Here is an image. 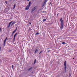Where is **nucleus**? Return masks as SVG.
Masks as SVG:
<instances>
[{
	"label": "nucleus",
	"mask_w": 77,
	"mask_h": 77,
	"mask_svg": "<svg viewBox=\"0 0 77 77\" xmlns=\"http://www.w3.org/2000/svg\"><path fill=\"white\" fill-rule=\"evenodd\" d=\"M11 0H10V1H11Z\"/></svg>",
	"instance_id": "nucleus-30"
},
{
	"label": "nucleus",
	"mask_w": 77,
	"mask_h": 77,
	"mask_svg": "<svg viewBox=\"0 0 77 77\" xmlns=\"http://www.w3.org/2000/svg\"><path fill=\"white\" fill-rule=\"evenodd\" d=\"M45 21H46V20L45 19H43V22H44Z\"/></svg>",
	"instance_id": "nucleus-13"
},
{
	"label": "nucleus",
	"mask_w": 77,
	"mask_h": 77,
	"mask_svg": "<svg viewBox=\"0 0 77 77\" xmlns=\"http://www.w3.org/2000/svg\"><path fill=\"white\" fill-rule=\"evenodd\" d=\"M36 59H35V61H34V64H35V63H36Z\"/></svg>",
	"instance_id": "nucleus-15"
},
{
	"label": "nucleus",
	"mask_w": 77,
	"mask_h": 77,
	"mask_svg": "<svg viewBox=\"0 0 77 77\" xmlns=\"http://www.w3.org/2000/svg\"><path fill=\"white\" fill-rule=\"evenodd\" d=\"M43 52V51H40V53H42Z\"/></svg>",
	"instance_id": "nucleus-22"
},
{
	"label": "nucleus",
	"mask_w": 77,
	"mask_h": 77,
	"mask_svg": "<svg viewBox=\"0 0 77 77\" xmlns=\"http://www.w3.org/2000/svg\"><path fill=\"white\" fill-rule=\"evenodd\" d=\"M7 39H8V37H6L5 39V40L4 41V46H5V44L6 43V41L7 40Z\"/></svg>",
	"instance_id": "nucleus-4"
},
{
	"label": "nucleus",
	"mask_w": 77,
	"mask_h": 77,
	"mask_svg": "<svg viewBox=\"0 0 77 77\" xmlns=\"http://www.w3.org/2000/svg\"><path fill=\"white\" fill-rule=\"evenodd\" d=\"M63 24L61 25V29H63Z\"/></svg>",
	"instance_id": "nucleus-12"
},
{
	"label": "nucleus",
	"mask_w": 77,
	"mask_h": 77,
	"mask_svg": "<svg viewBox=\"0 0 77 77\" xmlns=\"http://www.w3.org/2000/svg\"><path fill=\"white\" fill-rule=\"evenodd\" d=\"M17 33H16L14 35V39H15V37L16 36H17Z\"/></svg>",
	"instance_id": "nucleus-8"
},
{
	"label": "nucleus",
	"mask_w": 77,
	"mask_h": 77,
	"mask_svg": "<svg viewBox=\"0 0 77 77\" xmlns=\"http://www.w3.org/2000/svg\"><path fill=\"white\" fill-rule=\"evenodd\" d=\"M13 68H14V65L12 66V69H13Z\"/></svg>",
	"instance_id": "nucleus-20"
},
{
	"label": "nucleus",
	"mask_w": 77,
	"mask_h": 77,
	"mask_svg": "<svg viewBox=\"0 0 77 77\" xmlns=\"http://www.w3.org/2000/svg\"><path fill=\"white\" fill-rule=\"evenodd\" d=\"M13 34H12V36H13Z\"/></svg>",
	"instance_id": "nucleus-26"
},
{
	"label": "nucleus",
	"mask_w": 77,
	"mask_h": 77,
	"mask_svg": "<svg viewBox=\"0 0 77 77\" xmlns=\"http://www.w3.org/2000/svg\"><path fill=\"white\" fill-rule=\"evenodd\" d=\"M29 5H27L26 6V7L25 9V10H29Z\"/></svg>",
	"instance_id": "nucleus-6"
},
{
	"label": "nucleus",
	"mask_w": 77,
	"mask_h": 77,
	"mask_svg": "<svg viewBox=\"0 0 77 77\" xmlns=\"http://www.w3.org/2000/svg\"><path fill=\"white\" fill-rule=\"evenodd\" d=\"M41 53L40 52L39 53V54H41Z\"/></svg>",
	"instance_id": "nucleus-27"
},
{
	"label": "nucleus",
	"mask_w": 77,
	"mask_h": 77,
	"mask_svg": "<svg viewBox=\"0 0 77 77\" xmlns=\"http://www.w3.org/2000/svg\"><path fill=\"white\" fill-rule=\"evenodd\" d=\"M29 0H27V1H28V2H29Z\"/></svg>",
	"instance_id": "nucleus-28"
},
{
	"label": "nucleus",
	"mask_w": 77,
	"mask_h": 77,
	"mask_svg": "<svg viewBox=\"0 0 77 77\" xmlns=\"http://www.w3.org/2000/svg\"><path fill=\"white\" fill-rule=\"evenodd\" d=\"M74 59V58H73V59Z\"/></svg>",
	"instance_id": "nucleus-29"
},
{
	"label": "nucleus",
	"mask_w": 77,
	"mask_h": 77,
	"mask_svg": "<svg viewBox=\"0 0 77 77\" xmlns=\"http://www.w3.org/2000/svg\"><path fill=\"white\" fill-rule=\"evenodd\" d=\"M1 10H0V11Z\"/></svg>",
	"instance_id": "nucleus-32"
},
{
	"label": "nucleus",
	"mask_w": 77,
	"mask_h": 77,
	"mask_svg": "<svg viewBox=\"0 0 77 77\" xmlns=\"http://www.w3.org/2000/svg\"><path fill=\"white\" fill-rule=\"evenodd\" d=\"M36 9V7H35L34 8H33L32 9V10L31 11V13H32V12H33V11L35 10Z\"/></svg>",
	"instance_id": "nucleus-2"
},
{
	"label": "nucleus",
	"mask_w": 77,
	"mask_h": 77,
	"mask_svg": "<svg viewBox=\"0 0 77 77\" xmlns=\"http://www.w3.org/2000/svg\"><path fill=\"white\" fill-rule=\"evenodd\" d=\"M62 44H65V42H63L62 43Z\"/></svg>",
	"instance_id": "nucleus-19"
},
{
	"label": "nucleus",
	"mask_w": 77,
	"mask_h": 77,
	"mask_svg": "<svg viewBox=\"0 0 77 77\" xmlns=\"http://www.w3.org/2000/svg\"><path fill=\"white\" fill-rule=\"evenodd\" d=\"M15 6H16V5L15 4H14V9L15 8Z\"/></svg>",
	"instance_id": "nucleus-16"
},
{
	"label": "nucleus",
	"mask_w": 77,
	"mask_h": 77,
	"mask_svg": "<svg viewBox=\"0 0 77 77\" xmlns=\"http://www.w3.org/2000/svg\"><path fill=\"white\" fill-rule=\"evenodd\" d=\"M47 0H45V2H44V3H46V2H47Z\"/></svg>",
	"instance_id": "nucleus-17"
},
{
	"label": "nucleus",
	"mask_w": 77,
	"mask_h": 77,
	"mask_svg": "<svg viewBox=\"0 0 77 77\" xmlns=\"http://www.w3.org/2000/svg\"><path fill=\"white\" fill-rule=\"evenodd\" d=\"M29 24H30V25H31V24H32V23H30V22H29Z\"/></svg>",
	"instance_id": "nucleus-23"
},
{
	"label": "nucleus",
	"mask_w": 77,
	"mask_h": 77,
	"mask_svg": "<svg viewBox=\"0 0 77 77\" xmlns=\"http://www.w3.org/2000/svg\"><path fill=\"white\" fill-rule=\"evenodd\" d=\"M49 51H50V50Z\"/></svg>",
	"instance_id": "nucleus-31"
},
{
	"label": "nucleus",
	"mask_w": 77,
	"mask_h": 77,
	"mask_svg": "<svg viewBox=\"0 0 77 77\" xmlns=\"http://www.w3.org/2000/svg\"><path fill=\"white\" fill-rule=\"evenodd\" d=\"M60 21L61 22V25L63 24V21L62 20V18L60 19Z\"/></svg>",
	"instance_id": "nucleus-3"
},
{
	"label": "nucleus",
	"mask_w": 77,
	"mask_h": 77,
	"mask_svg": "<svg viewBox=\"0 0 77 77\" xmlns=\"http://www.w3.org/2000/svg\"><path fill=\"white\" fill-rule=\"evenodd\" d=\"M35 51L34 52V54H36V53H37L38 52V51H39V50H38V49H37L35 50Z\"/></svg>",
	"instance_id": "nucleus-5"
},
{
	"label": "nucleus",
	"mask_w": 77,
	"mask_h": 77,
	"mask_svg": "<svg viewBox=\"0 0 77 77\" xmlns=\"http://www.w3.org/2000/svg\"><path fill=\"white\" fill-rule=\"evenodd\" d=\"M39 35V32H36L35 33V35Z\"/></svg>",
	"instance_id": "nucleus-14"
},
{
	"label": "nucleus",
	"mask_w": 77,
	"mask_h": 77,
	"mask_svg": "<svg viewBox=\"0 0 77 77\" xmlns=\"http://www.w3.org/2000/svg\"><path fill=\"white\" fill-rule=\"evenodd\" d=\"M32 67H31V68H29V69H28V71H30V70H31L32 69Z\"/></svg>",
	"instance_id": "nucleus-10"
},
{
	"label": "nucleus",
	"mask_w": 77,
	"mask_h": 77,
	"mask_svg": "<svg viewBox=\"0 0 77 77\" xmlns=\"http://www.w3.org/2000/svg\"><path fill=\"white\" fill-rule=\"evenodd\" d=\"M12 22H13V21H11L9 23L8 25V28H9V27H10V26H11V23H12Z\"/></svg>",
	"instance_id": "nucleus-7"
},
{
	"label": "nucleus",
	"mask_w": 77,
	"mask_h": 77,
	"mask_svg": "<svg viewBox=\"0 0 77 77\" xmlns=\"http://www.w3.org/2000/svg\"><path fill=\"white\" fill-rule=\"evenodd\" d=\"M17 30V27H16L15 30H14V31H15V32H16V31Z\"/></svg>",
	"instance_id": "nucleus-21"
},
{
	"label": "nucleus",
	"mask_w": 77,
	"mask_h": 77,
	"mask_svg": "<svg viewBox=\"0 0 77 77\" xmlns=\"http://www.w3.org/2000/svg\"><path fill=\"white\" fill-rule=\"evenodd\" d=\"M1 30H2V28H0V31H1Z\"/></svg>",
	"instance_id": "nucleus-24"
},
{
	"label": "nucleus",
	"mask_w": 77,
	"mask_h": 77,
	"mask_svg": "<svg viewBox=\"0 0 77 77\" xmlns=\"http://www.w3.org/2000/svg\"><path fill=\"white\" fill-rule=\"evenodd\" d=\"M30 4H31V2H29V5H28V6H30Z\"/></svg>",
	"instance_id": "nucleus-11"
},
{
	"label": "nucleus",
	"mask_w": 77,
	"mask_h": 77,
	"mask_svg": "<svg viewBox=\"0 0 77 77\" xmlns=\"http://www.w3.org/2000/svg\"><path fill=\"white\" fill-rule=\"evenodd\" d=\"M5 3L6 4H8V3L7 2H5Z\"/></svg>",
	"instance_id": "nucleus-25"
},
{
	"label": "nucleus",
	"mask_w": 77,
	"mask_h": 77,
	"mask_svg": "<svg viewBox=\"0 0 77 77\" xmlns=\"http://www.w3.org/2000/svg\"><path fill=\"white\" fill-rule=\"evenodd\" d=\"M64 66H65V72H66V61H65L64 62Z\"/></svg>",
	"instance_id": "nucleus-1"
},
{
	"label": "nucleus",
	"mask_w": 77,
	"mask_h": 77,
	"mask_svg": "<svg viewBox=\"0 0 77 77\" xmlns=\"http://www.w3.org/2000/svg\"><path fill=\"white\" fill-rule=\"evenodd\" d=\"M15 31H13V32L12 33V34H14V33H15Z\"/></svg>",
	"instance_id": "nucleus-18"
},
{
	"label": "nucleus",
	"mask_w": 77,
	"mask_h": 77,
	"mask_svg": "<svg viewBox=\"0 0 77 77\" xmlns=\"http://www.w3.org/2000/svg\"><path fill=\"white\" fill-rule=\"evenodd\" d=\"M15 22H14L13 23H12V24L11 25V26H13V25H14V24H15Z\"/></svg>",
	"instance_id": "nucleus-9"
}]
</instances>
